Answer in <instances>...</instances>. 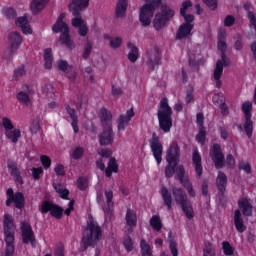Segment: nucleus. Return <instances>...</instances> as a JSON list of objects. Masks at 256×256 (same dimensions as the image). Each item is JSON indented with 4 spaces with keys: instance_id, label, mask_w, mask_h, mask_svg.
Here are the masks:
<instances>
[{
    "instance_id": "f257e3e1",
    "label": "nucleus",
    "mask_w": 256,
    "mask_h": 256,
    "mask_svg": "<svg viewBox=\"0 0 256 256\" xmlns=\"http://www.w3.org/2000/svg\"><path fill=\"white\" fill-rule=\"evenodd\" d=\"M89 7V0H72L69 4V11L74 18L72 19V25L78 29V33L81 37H86L89 33V27L83 18H81V11Z\"/></svg>"
},
{
    "instance_id": "f03ea898",
    "label": "nucleus",
    "mask_w": 256,
    "mask_h": 256,
    "mask_svg": "<svg viewBox=\"0 0 256 256\" xmlns=\"http://www.w3.org/2000/svg\"><path fill=\"white\" fill-rule=\"evenodd\" d=\"M147 5H152V7H160L159 13H157L153 20V27L156 31H161L165 25H167V21L172 19L175 16V10L171 9L167 5V0H144Z\"/></svg>"
},
{
    "instance_id": "7ed1b4c3",
    "label": "nucleus",
    "mask_w": 256,
    "mask_h": 256,
    "mask_svg": "<svg viewBox=\"0 0 256 256\" xmlns=\"http://www.w3.org/2000/svg\"><path fill=\"white\" fill-rule=\"evenodd\" d=\"M111 112L109 110H101V122L103 126L102 132L98 135L99 144L102 147L113 145L115 141V134L113 133V126L111 124L112 119Z\"/></svg>"
},
{
    "instance_id": "20e7f679",
    "label": "nucleus",
    "mask_w": 256,
    "mask_h": 256,
    "mask_svg": "<svg viewBox=\"0 0 256 256\" xmlns=\"http://www.w3.org/2000/svg\"><path fill=\"white\" fill-rule=\"evenodd\" d=\"M173 109L169 106V100L162 98L159 103L157 117L159 121V127L164 133H169L171 127H173Z\"/></svg>"
},
{
    "instance_id": "39448f33",
    "label": "nucleus",
    "mask_w": 256,
    "mask_h": 256,
    "mask_svg": "<svg viewBox=\"0 0 256 256\" xmlns=\"http://www.w3.org/2000/svg\"><path fill=\"white\" fill-rule=\"evenodd\" d=\"M103 238V230L99 223H97L93 217H89L87 221V226L83 231L82 241L86 247L89 245H97L98 241Z\"/></svg>"
},
{
    "instance_id": "423d86ee",
    "label": "nucleus",
    "mask_w": 256,
    "mask_h": 256,
    "mask_svg": "<svg viewBox=\"0 0 256 256\" xmlns=\"http://www.w3.org/2000/svg\"><path fill=\"white\" fill-rule=\"evenodd\" d=\"M4 237L6 248L4 253L1 256H13L15 253V227L13 225V216L9 214L4 215Z\"/></svg>"
},
{
    "instance_id": "0eeeda50",
    "label": "nucleus",
    "mask_w": 256,
    "mask_h": 256,
    "mask_svg": "<svg viewBox=\"0 0 256 256\" xmlns=\"http://www.w3.org/2000/svg\"><path fill=\"white\" fill-rule=\"evenodd\" d=\"M52 31L54 33H61L59 37L60 43L68 47V49H73L75 45L71 36L69 35V25L65 22V13H62L57 18L55 24L52 26Z\"/></svg>"
},
{
    "instance_id": "6e6552de",
    "label": "nucleus",
    "mask_w": 256,
    "mask_h": 256,
    "mask_svg": "<svg viewBox=\"0 0 256 256\" xmlns=\"http://www.w3.org/2000/svg\"><path fill=\"white\" fill-rule=\"evenodd\" d=\"M166 161L168 165L166 166V177H173L177 173V163H179V145L177 142L170 144L166 152ZM176 167V168H175Z\"/></svg>"
},
{
    "instance_id": "1a4fd4ad",
    "label": "nucleus",
    "mask_w": 256,
    "mask_h": 256,
    "mask_svg": "<svg viewBox=\"0 0 256 256\" xmlns=\"http://www.w3.org/2000/svg\"><path fill=\"white\" fill-rule=\"evenodd\" d=\"M175 202L181 206L183 212L187 219H193L195 217V212L193 211V206L189 203V198L187 194L183 192L181 188H173L172 190Z\"/></svg>"
},
{
    "instance_id": "9d476101",
    "label": "nucleus",
    "mask_w": 256,
    "mask_h": 256,
    "mask_svg": "<svg viewBox=\"0 0 256 256\" xmlns=\"http://www.w3.org/2000/svg\"><path fill=\"white\" fill-rule=\"evenodd\" d=\"M97 202L102 205L105 217L111 219V216L113 215V209H115V205L113 203V191H106L105 198L101 192H98Z\"/></svg>"
},
{
    "instance_id": "9b49d317",
    "label": "nucleus",
    "mask_w": 256,
    "mask_h": 256,
    "mask_svg": "<svg viewBox=\"0 0 256 256\" xmlns=\"http://www.w3.org/2000/svg\"><path fill=\"white\" fill-rule=\"evenodd\" d=\"M150 149L157 165H161V161H163V144L161 143L159 136L155 133L152 134V138L150 139Z\"/></svg>"
},
{
    "instance_id": "f8f14e48",
    "label": "nucleus",
    "mask_w": 256,
    "mask_h": 256,
    "mask_svg": "<svg viewBox=\"0 0 256 256\" xmlns=\"http://www.w3.org/2000/svg\"><path fill=\"white\" fill-rule=\"evenodd\" d=\"M229 65V61H227V56L222 53L221 59L216 62V67L213 71V79L216 81L217 89H221L223 82L221 81V77L223 75V67H227Z\"/></svg>"
},
{
    "instance_id": "ddd939ff",
    "label": "nucleus",
    "mask_w": 256,
    "mask_h": 256,
    "mask_svg": "<svg viewBox=\"0 0 256 256\" xmlns=\"http://www.w3.org/2000/svg\"><path fill=\"white\" fill-rule=\"evenodd\" d=\"M253 110V103L246 101L242 105V111L245 117L244 129L248 137L253 135V121H251V111Z\"/></svg>"
},
{
    "instance_id": "4468645a",
    "label": "nucleus",
    "mask_w": 256,
    "mask_h": 256,
    "mask_svg": "<svg viewBox=\"0 0 256 256\" xmlns=\"http://www.w3.org/2000/svg\"><path fill=\"white\" fill-rule=\"evenodd\" d=\"M153 11H155V6L149 4H145L140 8L139 21L143 27H149L151 25Z\"/></svg>"
},
{
    "instance_id": "2eb2a0df",
    "label": "nucleus",
    "mask_w": 256,
    "mask_h": 256,
    "mask_svg": "<svg viewBox=\"0 0 256 256\" xmlns=\"http://www.w3.org/2000/svg\"><path fill=\"white\" fill-rule=\"evenodd\" d=\"M210 157L216 167V169H221L225 165V156L221 151V146L219 144H214L211 151Z\"/></svg>"
},
{
    "instance_id": "dca6fc26",
    "label": "nucleus",
    "mask_w": 256,
    "mask_h": 256,
    "mask_svg": "<svg viewBox=\"0 0 256 256\" xmlns=\"http://www.w3.org/2000/svg\"><path fill=\"white\" fill-rule=\"evenodd\" d=\"M176 175L180 183L185 187L189 197H195V190L193 189V184L189 181V178L185 177V169L183 166H178L176 168Z\"/></svg>"
},
{
    "instance_id": "f3484780",
    "label": "nucleus",
    "mask_w": 256,
    "mask_h": 256,
    "mask_svg": "<svg viewBox=\"0 0 256 256\" xmlns=\"http://www.w3.org/2000/svg\"><path fill=\"white\" fill-rule=\"evenodd\" d=\"M40 211L41 213H50L52 217H55V219H61L63 216V210L61 207L51 204V202L44 201L40 205Z\"/></svg>"
},
{
    "instance_id": "a211bd4d",
    "label": "nucleus",
    "mask_w": 256,
    "mask_h": 256,
    "mask_svg": "<svg viewBox=\"0 0 256 256\" xmlns=\"http://www.w3.org/2000/svg\"><path fill=\"white\" fill-rule=\"evenodd\" d=\"M22 242L26 245L30 243L32 247H35V233L29 223L23 222L21 224Z\"/></svg>"
},
{
    "instance_id": "6ab92c4d",
    "label": "nucleus",
    "mask_w": 256,
    "mask_h": 256,
    "mask_svg": "<svg viewBox=\"0 0 256 256\" xmlns=\"http://www.w3.org/2000/svg\"><path fill=\"white\" fill-rule=\"evenodd\" d=\"M21 43H23V37L19 32H11L8 35V45L10 53H15L19 47H21Z\"/></svg>"
},
{
    "instance_id": "aec40b11",
    "label": "nucleus",
    "mask_w": 256,
    "mask_h": 256,
    "mask_svg": "<svg viewBox=\"0 0 256 256\" xmlns=\"http://www.w3.org/2000/svg\"><path fill=\"white\" fill-rule=\"evenodd\" d=\"M133 117H135V110L133 108L128 109L125 114L120 115L118 118V131H125Z\"/></svg>"
},
{
    "instance_id": "412c9836",
    "label": "nucleus",
    "mask_w": 256,
    "mask_h": 256,
    "mask_svg": "<svg viewBox=\"0 0 256 256\" xmlns=\"http://www.w3.org/2000/svg\"><path fill=\"white\" fill-rule=\"evenodd\" d=\"M192 3L189 0H186L182 3V6L180 8V14L182 15V17H184V21H186V23H193V21H195V16L192 14H187L189 13V11H191V7H192Z\"/></svg>"
},
{
    "instance_id": "4be33fe9",
    "label": "nucleus",
    "mask_w": 256,
    "mask_h": 256,
    "mask_svg": "<svg viewBox=\"0 0 256 256\" xmlns=\"http://www.w3.org/2000/svg\"><path fill=\"white\" fill-rule=\"evenodd\" d=\"M147 63L150 67H155L161 63V54H159V49L152 48L147 52Z\"/></svg>"
},
{
    "instance_id": "5701e85b",
    "label": "nucleus",
    "mask_w": 256,
    "mask_h": 256,
    "mask_svg": "<svg viewBox=\"0 0 256 256\" xmlns=\"http://www.w3.org/2000/svg\"><path fill=\"white\" fill-rule=\"evenodd\" d=\"M48 4L49 0H31L30 11L32 15H39Z\"/></svg>"
},
{
    "instance_id": "b1692460",
    "label": "nucleus",
    "mask_w": 256,
    "mask_h": 256,
    "mask_svg": "<svg viewBox=\"0 0 256 256\" xmlns=\"http://www.w3.org/2000/svg\"><path fill=\"white\" fill-rule=\"evenodd\" d=\"M193 27L194 25L192 22L185 21L177 31V39H185V37H189V35H191V31H193Z\"/></svg>"
},
{
    "instance_id": "393cba45",
    "label": "nucleus",
    "mask_w": 256,
    "mask_h": 256,
    "mask_svg": "<svg viewBox=\"0 0 256 256\" xmlns=\"http://www.w3.org/2000/svg\"><path fill=\"white\" fill-rule=\"evenodd\" d=\"M16 25L22 29L24 35H33V28L29 25V19L27 16L19 17L16 20Z\"/></svg>"
},
{
    "instance_id": "a878e982",
    "label": "nucleus",
    "mask_w": 256,
    "mask_h": 256,
    "mask_svg": "<svg viewBox=\"0 0 256 256\" xmlns=\"http://www.w3.org/2000/svg\"><path fill=\"white\" fill-rule=\"evenodd\" d=\"M119 172V165L117 164V160L113 157L109 158L108 165L105 169L106 177H111L113 173Z\"/></svg>"
},
{
    "instance_id": "bb28decb",
    "label": "nucleus",
    "mask_w": 256,
    "mask_h": 256,
    "mask_svg": "<svg viewBox=\"0 0 256 256\" xmlns=\"http://www.w3.org/2000/svg\"><path fill=\"white\" fill-rule=\"evenodd\" d=\"M192 161H193V165H195V171L198 177H201L203 173V166L201 165V155L197 150L193 152Z\"/></svg>"
},
{
    "instance_id": "cd10ccee",
    "label": "nucleus",
    "mask_w": 256,
    "mask_h": 256,
    "mask_svg": "<svg viewBox=\"0 0 256 256\" xmlns=\"http://www.w3.org/2000/svg\"><path fill=\"white\" fill-rule=\"evenodd\" d=\"M234 225L239 233H243L247 229L243 223V218H241V211L236 210L234 214Z\"/></svg>"
},
{
    "instance_id": "c85d7f7f",
    "label": "nucleus",
    "mask_w": 256,
    "mask_h": 256,
    "mask_svg": "<svg viewBox=\"0 0 256 256\" xmlns=\"http://www.w3.org/2000/svg\"><path fill=\"white\" fill-rule=\"evenodd\" d=\"M238 205H239L240 209L242 210L243 215H245L246 217H250V215H252L253 207L251 206V203L249 202V200L241 199L238 202Z\"/></svg>"
},
{
    "instance_id": "c756f323",
    "label": "nucleus",
    "mask_w": 256,
    "mask_h": 256,
    "mask_svg": "<svg viewBox=\"0 0 256 256\" xmlns=\"http://www.w3.org/2000/svg\"><path fill=\"white\" fill-rule=\"evenodd\" d=\"M44 67L45 69L53 67V50L51 48L44 49Z\"/></svg>"
},
{
    "instance_id": "7c9ffc66",
    "label": "nucleus",
    "mask_w": 256,
    "mask_h": 256,
    "mask_svg": "<svg viewBox=\"0 0 256 256\" xmlns=\"http://www.w3.org/2000/svg\"><path fill=\"white\" fill-rule=\"evenodd\" d=\"M129 5V0H118L116 5V16L124 17L125 12L127 11V7Z\"/></svg>"
},
{
    "instance_id": "2f4dec72",
    "label": "nucleus",
    "mask_w": 256,
    "mask_h": 256,
    "mask_svg": "<svg viewBox=\"0 0 256 256\" xmlns=\"http://www.w3.org/2000/svg\"><path fill=\"white\" fill-rule=\"evenodd\" d=\"M5 135L12 143H17L21 138V130L19 128H13L5 132Z\"/></svg>"
},
{
    "instance_id": "473e14b6",
    "label": "nucleus",
    "mask_w": 256,
    "mask_h": 256,
    "mask_svg": "<svg viewBox=\"0 0 256 256\" xmlns=\"http://www.w3.org/2000/svg\"><path fill=\"white\" fill-rule=\"evenodd\" d=\"M216 185L221 193L225 191L227 187V175L223 172H219L216 178Z\"/></svg>"
},
{
    "instance_id": "72a5a7b5",
    "label": "nucleus",
    "mask_w": 256,
    "mask_h": 256,
    "mask_svg": "<svg viewBox=\"0 0 256 256\" xmlns=\"http://www.w3.org/2000/svg\"><path fill=\"white\" fill-rule=\"evenodd\" d=\"M161 195L164 201V205L168 207V210H171V206L173 204V197L171 196V193L166 187H162Z\"/></svg>"
},
{
    "instance_id": "f704fd0d",
    "label": "nucleus",
    "mask_w": 256,
    "mask_h": 256,
    "mask_svg": "<svg viewBox=\"0 0 256 256\" xmlns=\"http://www.w3.org/2000/svg\"><path fill=\"white\" fill-rule=\"evenodd\" d=\"M66 111L68 113V115H70L71 119H72V128H73V131L74 133H79V127L77 126V123H78V120H77V114L75 112V109L69 107V106H66Z\"/></svg>"
},
{
    "instance_id": "c9c22d12",
    "label": "nucleus",
    "mask_w": 256,
    "mask_h": 256,
    "mask_svg": "<svg viewBox=\"0 0 256 256\" xmlns=\"http://www.w3.org/2000/svg\"><path fill=\"white\" fill-rule=\"evenodd\" d=\"M12 203H14L17 209H23V207H25V197L23 196V193H15L14 197L12 198Z\"/></svg>"
},
{
    "instance_id": "e433bc0d",
    "label": "nucleus",
    "mask_w": 256,
    "mask_h": 256,
    "mask_svg": "<svg viewBox=\"0 0 256 256\" xmlns=\"http://www.w3.org/2000/svg\"><path fill=\"white\" fill-rule=\"evenodd\" d=\"M42 93L46 99H55L57 96L55 93V88L51 84H45L42 87Z\"/></svg>"
},
{
    "instance_id": "4c0bfd02",
    "label": "nucleus",
    "mask_w": 256,
    "mask_h": 256,
    "mask_svg": "<svg viewBox=\"0 0 256 256\" xmlns=\"http://www.w3.org/2000/svg\"><path fill=\"white\" fill-rule=\"evenodd\" d=\"M126 223L129 227H135L137 225V213L129 209L126 212Z\"/></svg>"
},
{
    "instance_id": "58836bf2",
    "label": "nucleus",
    "mask_w": 256,
    "mask_h": 256,
    "mask_svg": "<svg viewBox=\"0 0 256 256\" xmlns=\"http://www.w3.org/2000/svg\"><path fill=\"white\" fill-rule=\"evenodd\" d=\"M128 49H130L128 59L131 63H135V61L139 59V49H137L133 43H128Z\"/></svg>"
},
{
    "instance_id": "ea45409f",
    "label": "nucleus",
    "mask_w": 256,
    "mask_h": 256,
    "mask_svg": "<svg viewBox=\"0 0 256 256\" xmlns=\"http://www.w3.org/2000/svg\"><path fill=\"white\" fill-rule=\"evenodd\" d=\"M140 249L142 256H153V248H151L145 239L141 240Z\"/></svg>"
},
{
    "instance_id": "a19ab883",
    "label": "nucleus",
    "mask_w": 256,
    "mask_h": 256,
    "mask_svg": "<svg viewBox=\"0 0 256 256\" xmlns=\"http://www.w3.org/2000/svg\"><path fill=\"white\" fill-rule=\"evenodd\" d=\"M168 239L170 241L169 249L171 251V254L173 256H178L179 255V251L177 250V242L175 240H173V232H169L168 233Z\"/></svg>"
},
{
    "instance_id": "79ce46f5",
    "label": "nucleus",
    "mask_w": 256,
    "mask_h": 256,
    "mask_svg": "<svg viewBox=\"0 0 256 256\" xmlns=\"http://www.w3.org/2000/svg\"><path fill=\"white\" fill-rule=\"evenodd\" d=\"M150 225L154 231H161L163 224L161 223V218L157 215H154L150 219Z\"/></svg>"
},
{
    "instance_id": "37998d69",
    "label": "nucleus",
    "mask_w": 256,
    "mask_h": 256,
    "mask_svg": "<svg viewBox=\"0 0 256 256\" xmlns=\"http://www.w3.org/2000/svg\"><path fill=\"white\" fill-rule=\"evenodd\" d=\"M218 49L222 53L227 49V44L225 43V31L220 30L218 34Z\"/></svg>"
},
{
    "instance_id": "c03bdc74",
    "label": "nucleus",
    "mask_w": 256,
    "mask_h": 256,
    "mask_svg": "<svg viewBox=\"0 0 256 256\" xmlns=\"http://www.w3.org/2000/svg\"><path fill=\"white\" fill-rule=\"evenodd\" d=\"M54 189L62 199H69V190L61 184H54Z\"/></svg>"
},
{
    "instance_id": "a18cd8bd",
    "label": "nucleus",
    "mask_w": 256,
    "mask_h": 256,
    "mask_svg": "<svg viewBox=\"0 0 256 256\" xmlns=\"http://www.w3.org/2000/svg\"><path fill=\"white\" fill-rule=\"evenodd\" d=\"M16 97L18 101H20V103H23L24 105H30L31 103V98H29L28 93L21 91L17 93Z\"/></svg>"
},
{
    "instance_id": "49530a36",
    "label": "nucleus",
    "mask_w": 256,
    "mask_h": 256,
    "mask_svg": "<svg viewBox=\"0 0 256 256\" xmlns=\"http://www.w3.org/2000/svg\"><path fill=\"white\" fill-rule=\"evenodd\" d=\"M109 45L112 49H119L121 45H123V38L116 36V37H111Z\"/></svg>"
},
{
    "instance_id": "de8ad7c7",
    "label": "nucleus",
    "mask_w": 256,
    "mask_h": 256,
    "mask_svg": "<svg viewBox=\"0 0 256 256\" xmlns=\"http://www.w3.org/2000/svg\"><path fill=\"white\" fill-rule=\"evenodd\" d=\"M111 95L114 99H121L123 97V89L120 86L112 85Z\"/></svg>"
},
{
    "instance_id": "09e8293b",
    "label": "nucleus",
    "mask_w": 256,
    "mask_h": 256,
    "mask_svg": "<svg viewBox=\"0 0 256 256\" xmlns=\"http://www.w3.org/2000/svg\"><path fill=\"white\" fill-rule=\"evenodd\" d=\"M212 101L214 105L219 107L220 105H223V103H225V96L223 95V93L215 94L212 98Z\"/></svg>"
},
{
    "instance_id": "8fccbe9b",
    "label": "nucleus",
    "mask_w": 256,
    "mask_h": 256,
    "mask_svg": "<svg viewBox=\"0 0 256 256\" xmlns=\"http://www.w3.org/2000/svg\"><path fill=\"white\" fill-rule=\"evenodd\" d=\"M3 15H5V17H7V19H15L17 13H15V9L11 8V7H5L2 10Z\"/></svg>"
},
{
    "instance_id": "3c124183",
    "label": "nucleus",
    "mask_w": 256,
    "mask_h": 256,
    "mask_svg": "<svg viewBox=\"0 0 256 256\" xmlns=\"http://www.w3.org/2000/svg\"><path fill=\"white\" fill-rule=\"evenodd\" d=\"M206 135H207V132H205V128H199V133L198 135H196L197 143H200V145H205Z\"/></svg>"
},
{
    "instance_id": "603ef678",
    "label": "nucleus",
    "mask_w": 256,
    "mask_h": 256,
    "mask_svg": "<svg viewBox=\"0 0 256 256\" xmlns=\"http://www.w3.org/2000/svg\"><path fill=\"white\" fill-rule=\"evenodd\" d=\"M204 256H215V248L213 244L207 242L204 247Z\"/></svg>"
},
{
    "instance_id": "864d4df0",
    "label": "nucleus",
    "mask_w": 256,
    "mask_h": 256,
    "mask_svg": "<svg viewBox=\"0 0 256 256\" xmlns=\"http://www.w3.org/2000/svg\"><path fill=\"white\" fill-rule=\"evenodd\" d=\"M2 126L5 129V133H7V131H11V129H14L13 122L7 117L2 118Z\"/></svg>"
},
{
    "instance_id": "5fc2aeb1",
    "label": "nucleus",
    "mask_w": 256,
    "mask_h": 256,
    "mask_svg": "<svg viewBox=\"0 0 256 256\" xmlns=\"http://www.w3.org/2000/svg\"><path fill=\"white\" fill-rule=\"evenodd\" d=\"M77 187L78 189H80V191H85V189L89 187V181L87 180V178H78Z\"/></svg>"
},
{
    "instance_id": "6e6d98bb",
    "label": "nucleus",
    "mask_w": 256,
    "mask_h": 256,
    "mask_svg": "<svg viewBox=\"0 0 256 256\" xmlns=\"http://www.w3.org/2000/svg\"><path fill=\"white\" fill-rule=\"evenodd\" d=\"M92 49H93V44H91V42L87 41L84 45V52L82 54V57L84 59H89V55H91Z\"/></svg>"
},
{
    "instance_id": "4d7b16f0",
    "label": "nucleus",
    "mask_w": 256,
    "mask_h": 256,
    "mask_svg": "<svg viewBox=\"0 0 256 256\" xmlns=\"http://www.w3.org/2000/svg\"><path fill=\"white\" fill-rule=\"evenodd\" d=\"M84 151L85 150L82 147H76L71 153L72 159H81V157H83Z\"/></svg>"
},
{
    "instance_id": "13d9d810",
    "label": "nucleus",
    "mask_w": 256,
    "mask_h": 256,
    "mask_svg": "<svg viewBox=\"0 0 256 256\" xmlns=\"http://www.w3.org/2000/svg\"><path fill=\"white\" fill-rule=\"evenodd\" d=\"M26 73L27 71L25 70V67L21 66L14 71L13 79L17 81L20 77H23V75H25Z\"/></svg>"
},
{
    "instance_id": "bf43d9fd",
    "label": "nucleus",
    "mask_w": 256,
    "mask_h": 256,
    "mask_svg": "<svg viewBox=\"0 0 256 256\" xmlns=\"http://www.w3.org/2000/svg\"><path fill=\"white\" fill-rule=\"evenodd\" d=\"M123 245L128 253L131 252L133 250V240H131V237L124 238Z\"/></svg>"
},
{
    "instance_id": "052dcab7",
    "label": "nucleus",
    "mask_w": 256,
    "mask_h": 256,
    "mask_svg": "<svg viewBox=\"0 0 256 256\" xmlns=\"http://www.w3.org/2000/svg\"><path fill=\"white\" fill-rule=\"evenodd\" d=\"M66 77H68L69 81H75L77 79V71L73 69V66L67 70Z\"/></svg>"
},
{
    "instance_id": "680f3d73",
    "label": "nucleus",
    "mask_w": 256,
    "mask_h": 256,
    "mask_svg": "<svg viewBox=\"0 0 256 256\" xmlns=\"http://www.w3.org/2000/svg\"><path fill=\"white\" fill-rule=\"evenodd\" d=\"M57 67L58 69H60V71H64V73H67V70L70 69L72 66H69V64H67V61L60 60L57 62Z\"/></svg>"
},
{
    "instance_id": "e2e57ef3",
    "label": "nucleus",
    "mask_w": 256,
    "mask_h": 256,
    "mask_svg": "<svg viewBox=\"0 0 256 256\" xmlns=\"http://www.w3.org/2000/svg\"><path fill=\"white\" fill-rule=\"evenodd\" d=\"M222 249L224 251V255H232L233 254V247L229 242L222 243Z\"/></svg>"
},
{
    "instance_id": "0e129e2a",
    "label": "nucleus",
    "mask_w": 256,
    "mask_h": 256,
    "mask_svg": "<svg viewBox=\"0 0 256 256\" xmlns=\"http://www.w3.org/2000/svg\"><path fill=\"white\" fill-rule=\"evenodd\" d=\"M98 155L102 157L101 159H107L108 157H111L113 155V152L107 148L98 150Z\"/></svg>"
},
{
    "instance_id": "69168bd1",
    "label": "nucleus",
    "mask_w": 256,
    "mask_h": 256,
    "mask_svg": "<svg viewBox=\"0 0 256 256\" xmlns=\"http://www.w3.org/2000/svg\"><path fill=\"white\" fill-rule=\"evenodd\" d=\"M194 89L193 87H189L186 91V97H185V102L186 103H192L193 99H194V96H193V93H194Z\"/></svg>"
},
{
    "instance_id": "338daca9",
    "label": "nucleus",
    "mask_w": 256,
    "mask_h": 256,
    "mask_svg": "<svg viewBox=\"0 0 256 256\" xmlns=\"http://www.w3.org/2000/svg\"><path fill=\"white\" fill-rule=\"evenodd\" d=\"M40 161L44 169H49V167H51V158H49V156H45V155L41 156Z\"/></svg>"
},
{
    "instance_id": "774afa93",
    "label": "nucleus",
    "mask_w": 256,
    "mask_h": 256,
    "mask_svg": "<svg viewBox=\"0 0 256 256\" xmlns=\"http://www.w3.org/2000/svg\"><path fill=\"white\" fill-rule=\"evenodd\" d=\"M32 176L34 179H41V175H43V168L38 167V168H32Z\"/></svg>"
}]
</instances>
